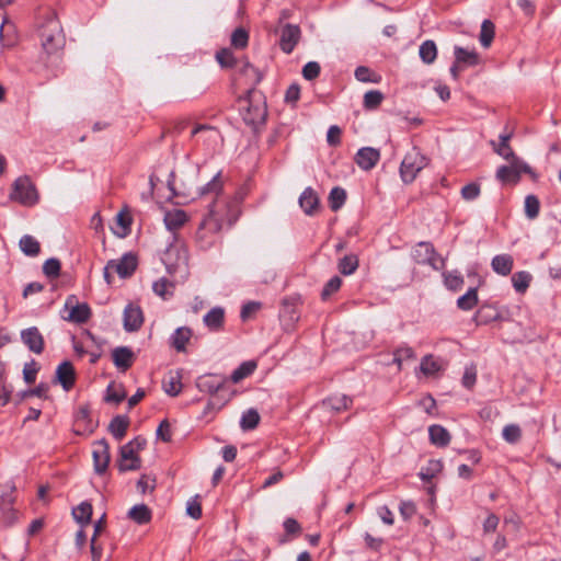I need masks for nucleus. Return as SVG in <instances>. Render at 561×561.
<instances>
[{
  "mask_svg": "<svg viewBox=\"0 0 561 561\" xmlns=\"http://www.w3.org/2000/svg\"><path fill=\"white\" fill-rule=\"evenodd\" d=\"M260 419V414L255 409H249L241 416L240 427L243 431L254 430L259 425Z\"/></svg>",
  "mask_w": 561,
  "mask_h": 561,
  "instance_id": "obj_43",
  "label": "nucleus"
},
{
  "mask_svg": "<svg viewBox=\"0 0 561 561\" xmlns=\"http://www.w3.org/2000/svg\"><path fill=\"white\" fill-rule=\"evenodd\" d=\"M42 51L39 61L48 67L53 58H58L66 44V37L60 21L55 13L47 15L38 28Z\"/></svg>",
  "mask_w": 561,
  "mask_h": 561,
  "instance_id": "obj_1",
  "label": "nucleus"
},
{
  "mask_svg": "<svg viewBox=\"0 0 561 561\" xmlns=\"http://www.w3.org/2000/svg\"><path fill=\"white\" fill-rule=\"evenodd\" d=\"M216 60L221 68H233L236 58L229 48H221L216 53Z\"/></svg>",
  "mask_w": 561,
  "mask_h": 561,
  "instance_id": "obj_52",
  "label": "nucleus"
},
{
  "mask_svg": "<svg viewBox=\"0 0 561 561\" xmlns=\"http://www.w3.org/2000/svg\"><path fill=\"white\" fill-rule=\"evenodd\" d=\"M241 72L251 80L252 87L255 89V85L259 84L263 78L262 72L251 65L249 61H245L241 68Z\"/></svg>",
  "mask_w": 561,
  "mask_h": 561,
  "instance_id": "obj_50",
  "label": "nucleus"
},
{
  "mask_svg": "<svg viewBox=\"0 0 561 561\" xmlns=\"http://www.w3.org/2000/svg\"><path fill=\"white\" fill-rule=\"evenodd\" d=\"M141 468V460L129 446H122L119 449L118 470L121 472L138 470Z\"/></svg>",
  "mask_w": 561,
  "mask_h": 561,
  "instance_id": "obj_11",
  "label": "nucleus"
},
{
  "mask_svg": "<svg viewBox=\"0 0 561 561\" xmlns=\"http://www.w3.org/2000/svg\"><path fill=\"white\" fill-rule=\"evenodd\" d=\"M478 290L477 288L472 287L469 288V290L465 295L460 296L457 299V307L460 310L469 311L473 309L478 305Z\"/></svg>",
  "mask_w": 561,
  "mask_h": 561,
  "instance_id": "obj_37",
  "label": "nucleus"
},
{
  "mask_svg": "<svg viewBox=\"0 0 561 561\" xmlns=\"http://www.w3.org/2000/svg\"><path fill=\"white\" fill-rule=\"evenodd\" d=\"M9 197L11 201L23 206H33L38 202L37 190L26 175L20 176L14 181Z\"/></svg>",
  "mask_w": 561,
  "mask_h": 561,
  "instance_id": "obj_4",
  "label": "nucleus"
},
{
  "mask_svg": "<svg viewBox=\"0 0 561 561\" xmlns=\"http://www.w3.org/2000/svg\"><path fill=\"white\" fill-rule=\"evenodd\" d=\"M124 329L127 332H135L140 329L144 322V316L140 307L129 304L124 310Z\"/></svg>",
  "mask_w": 561,
  "mask_h": 561,
  "instance_id": "obj_15",
  "label": "nucleus"
},
{
  "mask_svg": "<svg viewBox=\"0 0 561 561\" xmlns=\"http://www.w3.org/2000/svg\"><path fill=\"white\" fill-rule=\"evenodd\" d=\"M126 391L121 387V390H115L113 385H110L106 389L105 401L119 404L126 399Z\"/></svg>",
  "mask_w": 561,
  "mask_h": 561,
  "instance_id": "obj_60",
  "label": "nucleus"
},
{
  "mask_svg": "<svg viewBox=\"0 0 561 561\" xmlns=\"http://www.w3.org/2000/svg\"><path fill=\"white\" fill-rule=\"evenodd\" d=\"M112 358L114 365L122 371H126L131 367L135 354L127 346H118L112 351Z\"/></svg>",
  "mask_w": 561,
  "mask_h": 561,
  "instance_id": "obj_17",
  "label": "nucleus"
},
{
  "mask_svg": "<svg viewBox=\"0 0 561 561\" xmlns=\"http://www.w3.org/2000/svg\"><path fill=\"white\" fill-rule=\"evenodd\" d=\"M353 400L346 394H334L322 401V405L327 409H330L334 412H341L343 410H347Z\"/></svg>",
  "mask_w": 561,
  "mask_h": 561,
  "instance_id": "obj_26",
  "label": "nucleus"
},
{
  "mask_svg": "<svg viewBox=\"0 0 561 561\" xmlns=\"http://www.w3.org/2000/svg\"><path fill=\"white\" fill-rule=\"evenodd\" d=\"M129 426V419L126 415H116L112 419L108 431L117 440H122Z\"/></svg>",
  "mask_w": 561,
  "mask_h": 561,
  "instance_id": "obj_27",
  "label": "nucleus"
},
{
  "mask_svg": "<svg viewBox=\"0 0 561 561\" xmlns=\"http://www.w3.org/2000/svg\"><path fill=\"white\" fill-rule=\"evenodd\" d=\"M454 54L457 62L463 66H477L479 64V55L474 50H467L463 47L455 46Z\"/></svg>",
  "mask_w": 561,
  "mask_h": 561,
  "instance_id": "obj_33",
  "label": "nucleus"
},
{
  "mask_svg": "<svg viewBox=\"0 0 561 561\" xmlns=\"http://www.w3.org/2000/svg\"><path fill=\"white\" fill-rule=\"evenodd\" d=\"M503 438L510 444H516L522 438V430L517 424H508L503 428Z\"/></svg>",
  "mask_w": 561,
  "mask_h": 561,
  "instance_id": "obj_54",
  "label": "nucleus"
},
{
  "mask_svg": "<svg viewBox=\"0 0 561 561\" xmlns=\"http://www.w3.org/2000/svg\"><path fill=\"white\" fill-rule=\"evenodd\" d=\"M531 279L533 276L530 273L526 271H519L513 274L512 284L517 293L524 294L528 289Z\"/></svg>",
  "mask_w": 561,
  "mask_h": 561,
  "instance_id": "obj_38",
  "label": "nucleus"
},
{
  "mask_svg": "<svg viewBox=\"0 0 561 561\" xmlns=\"http://www.w3.org/2000/svg\"><path fill=\"white\" fill-rule=\"evenodd\" d=\"M480 195V186L477 183H469L461 188V196L466 201H473Z\"/></svg>",
  "mask_w": 561,
  "mask_h": 561,
  "instance_id": "obj_63",
  "label": "nucleus"
},
{
  "mask_svg": "<svg viewBox=\"0 0 561 561\" xmlns=\"http://www.w3.org/2000/svg\"><path fill=\"white\" fill-rule=\"evenodd\" d=\"M75 520L82 527L89 525L92 516V505L89 502H82L72 510Z\"/></svg>",
  "mask_w": 561,
  "mask_h": 561,
  "instance_id": "obj_32",
  "label": "nucleus"
},
{
  "mask_svg": "<svg viewBox=\"0 0 561 561\" xmlns=\"http://www.w3.org/2000/svg\"><path fill=\"white\" fill-rule=\"evenodd\" d=\"M48 390H49V386L45 382H41L33 389H28V390L19 392L18 396L20 398V401H23L30 397H38V398L46 399Z\"/></svg>",
  "mask_w": 561,
  "mask_h": 561,
  "instance_id": "obj_47",
  "label": "nucleus"
},
{
  "mask_svg": "<svg viewBox=\"0 0 561 561\" xmlns=\"http://www.w3.org/2000/svg\"><path fill=\"white\" fill-rule=\"evenodd\" d=\"M354 76L360 82L379 83L381 81V76L366 66H358Z\"/></svg>",
  "mask_w": 561,
  "mask_h": 561,
  "instance_id": "obj_42",
  "label": "nucleus"
},
{
  "mask_svg": "<svg viewBox=\"0 0 561 561\" xmlns=\"http://www.w3.org/2000/svg\"><path fill=\"white\" fill-rule=\"evenodd\" d=\"M226 380V378H218L210 374L204 375L197 378L196 387L202 392L217 394L224 389Z\"/></svg>",
  "mask_w": 561,
  "mask_h": 561,
  "instance_id": "obj_16",
  "label": "nucleus"
},
{
  "mask_svg": "<svg viewBox=\"0 0 561 561\" xmlns=\"http://www.w3.org/2000/svg\"><path fill=\"white\" fill-rule=\"evenodd\" d=\"M137 265V256L131 252L125 253L118 261L110 260V266L114 267V272H116L121 278L130 277L135 273Z\"/></svg>",
  "mask_w": 561,
  "mask_h": 561,
  "instance_id": "obj_10",
  "label": "nucleus"
},
{
  "mask_svg": "<svg viewBox=\"0 0 561 561\" xmlns=\"http://www.w3.org/2000/svg\"><path fill=\"white\" fill-rule=\"evenodd\" d=\"M540 211V202L536 195H527L525 198V215L528 219H535Z\"/></svg>",
  "mask_w": 561,
  "mask_h": 561,
  "instance_id": "obj_46",
  "label": "nucleus"
},
{
  "mask_svg": "<svg viewBox=\"0 0 561 561\" xmlns=\"http://www.w3.org/2000/svg\"><path fill=\"white\" fill-rule=\"evenodd\" d=\"M474 319L477 321V324L481 325L501 320L502 316L495 306L484 304L477 311Z\"/></svg>",
  "mask_w": 561,
  "mask_h": 561,
  "instance_id": "obj_19",
  "label": "nucleus"
},
{
  "mask_svg": "<svg viewBox=\"0 0 561 561\" xmlns=\"http://www.w3.org/2000/svg\"><path fill=\"white\" fill-rule=\"evenodd\" d=\"M127 516L138 525H146L150 523L152 514L146 504H137L128 511Z\"/></svg>",
  "mask_w": 561,
  "mask_h": 561,
  "instance_id": "obj_29",
  "label": "nucleus"
},
{
  "mask_svg": "<svg viewBox=\"0 0 561 561\" xmlns=\"http://www.w3.org/2000/svg\"><path fill=\"white\" fill-rule=\"evenodd\" d=\"M173 288L174 285L169 282L167 278L162 277L153 283L152 289L156 295L167 299L169 296H172V291H169L168 288Z\"/></svg>",
  "mask_w": 561,
  "mask_h": 561,
  "instance_id": "obj_57",
  "label": "nucleus"
},
{
  "mask_svg": "<svg viewBox=\"0 0 561 561\" xmlns=\"http://www.w3.org/2000/svg\"><path fill=\"white\" fill-rule=\"evenodd\" d=\"M491 266L496 274L507 276L514 266L513 256L510 254H497L492 259Z\"/></svg>",
  "mask_w": 561,
  "mask_h": 561,
  "instance_id": "obj_22",
  "label": "nucleus"
},
{
  "mask_svg": "<svg viewBox=\"0 0 561 561\" xmlns=\"http://www.w3.org/2000/svg\"><path fill=\"white\" fill-rule=\"evenodd\" d=\"M234 391L230 392L227 397L218 394L214 400H209L204 409V415H207L208 413L215 410H220L225 404H227L231 400Z\"/></svg>",
  "mask_w": 561,
  "mask_h": 561,
  "instance_id": "obj_51",
  "label": "nucleus"
},
{
  "mask_svg": "<svg viewBox=\"0 0 561 561\" xmlns=\"http://www.w3.org/2000/svg\"><path fill=\"white\" fill-rule=\"evenodd\" d=\"M412 257L416 264L430 265L435 271H443L446 260L435 250L434 245L427 241L419 242L412 250Z\"/></svg>",
  "mask_w": 561,
  "mask_h": 561,
  "instance_id": "obj_5",
  "label": "nucleus"
},
{
  "mask_svg": "<svg viewBox=\"0 0 561 561\" xmlns=\"http://www.w3.org/2000/svg\"><path fill=\"white\" fill-rule=\"evenodd\" d=\"M203 321L210 331H219L224 327L225 309L221 307L211 308L204 316Z\"/></svg>",
  "mask_w": 561,
  "mask_h": 561,
  "instance_id": "obj_21",
  "label": "nucleus"
},
{
  "mask_svg": "<svg viewBox=\"0 0 561 561\" xmlns=\"http://www.w3.org/2000/svg\"><path fill=\"white\" fill-rule=\"evenodd\" d=\"M346 197V191L343 187H333L329 194V205L331 210L337 211L341 209L345 204Z\"/></svg>",
  "mask_w": 561,
  "mask_h": 561,
  "instance_id": "obj_39",
  "label": "nucleus"
},
{
  "mask_svg": "<svg viewBox=\"0 0 561 561\" xmlns=\"http://www.w3.org/2000/svg\"><path fill=\"white\" fill-rule=\"evenodd\" d=\"M61 272V263L56 257H50L46 260L43 264V273L48 278H57L59 277Z\"/></svg>",
  "mask_w": 561,
  "mask_h": 561,
  "instance_id": "obj_48",
  "label": "nucleus"
},
{
  "mask_svg": "<svg viewBox=\"0 0 561 561\" xmlns=\"http://www.w3.org/2000/svg\"><path fill=\"white\" fill-rule=\"evenodd\" d=\"M427 165V159L419 151L414 150L408 153L400 167V175L404 183H412L417 173Z\"/></svg>",
  "mask_w": 561,
  "mask_h": 561,
  "instance_id": "obj_7",
  "label": "nucleus"
},
{
  "mask_svg": "<svg viewBox=\"0 0 561 561\" xmlns=\"http://www.w3.org/2000/svg\"><path fill=\"white\" fill-rule=\"evenodd\" d=\"M254 94L255 89L250 88L242 98V100L248 103L245 112L243 113V121L247 125L252 127L264 124L267 115L265 103L253 104Z\"/></svg>",
  "mask_w": 561,
  "mask_h": 561,
  "instance_id": "obj_6",
  "label": "nucleus"
},
{
  "mask_svg": "<svg viewBox=\"0 0 561 561\" xmlns=\"http://www.w3.org/2000/svg\"><path fill=\"white\" fill-rule=\"evenodd\" d=\"M55 381L60 383L65 391L72 389L76 382V371L70 362L65 360L57 367Z\"/></svg>",
  "mask_w": 561,
  "mask_h": 561,
  "instance_id": "obj_12",
  "label": "nucleus"
},
{
  "mask_svg": "<svg viewBox=\"0 0 561 561\" xmlns=\"http://www.w3.org/2000/svg\"><path fill=\"white\" fill-rule=\"evenodd\" d=\"M354 159L360 169L369 171L378 163L380 152L373 147H363L357 151Z\"/></svg>",
  "mask_w": 561,
  "mask_h": 561,
  "instance_id": "obj_13",
  "label": "nucleus"
},
{
  "mask_svg": "<svg viewBox=\"0 0 561 561\" xmlns=\"http://www.w3.org/2000/svg\"><path fill=\"white\" fill-rule=\"evenodd\" d=\"M22 342L35 354L44 351V337L36 327H31L21 332Z\"/></svg>",
  "mask_w": 561,
  "mask_h": 561,
  "instance_id": "obj_14",
  "label": "nucleus"
},
{
  "mask_svg": "<svg viewBox=\"0 0 561 561\" xmlns=\"http://www.w3.org/2000/svg\"><path fill=\"white\" fill-rule=\"evenodd\" d=\"M249 33L243 27L236 28L231 34V46L243 49L248 46Z\"/></svg>",
  "mask_w": 561,
  "mask_h": 561,
  "instance_id": "obj_49",
  "label": "nucleus"
},
{
  "mask_svg": "<svg viewBox=\"0 0 561 561\" xmlns=\"http://www.w3.org/2000/svg\"><path fill=\"white\" fill-rule=\"evenodd\" d=\"M15 484L12 481L0 483V507H9L15 502Z\"/></svg>",
  "mask_w": 561,
  "mask_h": 561,
  "instance_id": "obj_31",
  "label": "nucleus"
},
{
  "mask_svg": "<svg viewBox=\"0 0 561 561\" xmlns=\"http://www.w3.org/2000/svg\"><path fill=\"white\" fill-rule=\"evenodd\" d=\"M341 285H342V279L340 276H333L332 278H330L325 283V285L321 291L322 300H328L334 293H336L341 288Z\"/></svg>",
  "mask_w": 561,
  "mask_h": 561,
  "instance_id": "obj_53",
  "label": "nucleus"
},
{
  "mask_svg": "<svg viewBox=\"0 0 561 561\" xmlns=\"http://www.w3.org/2000/svg\"><path fill=\"white\" fill-rule=\"evenodd\" d=\"M415 353L410 346H402L394 351L393 353V363L398 365V368L401 369V365L403 360L414 359Z\"/></svg>",
  "mask_w": 561,
  "mask_h": 561,
  "instance_id": "obj_55",
  "label": "nucleus"
},
{
  "mask_svg": "<svg viewBox=\"0 0 561 561\" xmlns=\"http://www.w3.org/2000/svg\"><path fill=\"white\" fill-rule=\"evenodd\" d=\"M301 32L298 25L287 23L280 30L279 47L286 53L290 54L298 44Z\"/></svg>",
  "mask_w": 561,
  "mask_h": 561,
  "instance_id": "obj_9",
  "label": "nucleus"
},
{
  "mask_svg": "<svg viewBox=\"0 0 561 561\" xmlns=\"http://www.w3.org/2000/svg\"><path fill=\"white\" fill-rule=\"evenodd\" d=\"M495 34V26L492 21L484 20L481 24L479 41L484 48L490 47Z\"/></svg>",
  "mask_w": 561,
  "mask_h": 561,
  "instance_id": "obj_41",
  "label": "nucleus"
},
{
  "mask_svg": "<svg viewBox=\"0 0 561 561\" xmlns=\"http://www.w3.org/2000/svg\"><path fill=\"white\" fill-rule=\"evenodd\" d=\"M221 219L218 217L214 204L209 206L208 214L201 221L196 231V242L202 250L210 249L216 240L217 233L221 230Z\"/></svg>",
  "mask_w": 561,
  "mask_h": 561,
  "instance_id": "obj_2",
  "label": "nucleus"
},
{
  "mask_svg": "<svg viewBox=\"0 0 561 561\" xmlns=\"http://www.w3.org/2000/svg\"><path fill=\"white\" fill-rule=\"evenodd\" d=\"M163 220H164L165 227L169 230L174 231V230L179 229L180 227H182L186 222L187 215L182 209H173V210H169L164 214Z\"/></svg>",
  "mask_w": 561,
  "mask_h": 561,
  "instance_id": "obj_28",
  "label": "nucleus"
},
{
  "mask_svg": "<svg viewBox=\"0 0 561 561\" xmlns=\"http://www.w3.org/2000/svg\"><path fill=\"white\" fill-rule=\"evenodd\" d=\"M222 192V181H221V173L218 172L211 181H209L206 185L201 187L199 195L205 196L207 194H211L215 196V199L208 205V207L214 204V209L216 210V206L218 205L219 201L218 197Z\"/></svg>",
  "mask_w": 561,
  "mask_h": 561,
  "instance_id": "obj_23",
  "label": "nucleus"
},
{
  "mask_svg": "<svg viewBox=\"0 0 561 561\" xmlns=\"http://www.w3.org/2000/svg\"><path fill=\"white\" fill-rule=\"evenodd\" d=\"M490 144L492 145L494 151L506 161H511L518 158L511 148L510 144H496L494 140H491Z\"/></svg>",
  "mask_w": 561,
  "mask_h": 561,
  "instance_id": "obj_58",
  "label": "nucleus"
},
{
  "mask_svg": "<svg viewBox=\"0 0 561 561\" xmlns=\"http://www.w3.org/2000/svg\"><path fill=\"white\" fill-rule=\"evenodd\" d=\"M385 95L379 90H370L364 94L363 105L366 110H376L380 106Z\"/></svg>",
  "mask_w": 561,
  "mask_h": 561,
  "instance_id": "obj_45",
  "label": "nucleus"
},
{
  "mask_svg": "<svg viewBox=\"0 0 561 561\" xmlns=\"http://www.w3.org/2000/svg\"><path fill=\"white\" fill-rule=\"evenodd\" d=\"M163 389L169 396L176 397L182 390L180 376H170L169 379L163 381Z\"/></svg>",
  "mask_w": 561,
  "mask_h": 561,
  "instance_id": "obj_56",
  "label": "nucleus"
},
{
  "mask_svg": "<svg viewBox=\"0 0 561 561\" xmlns=\"http://www.w3.org/2000/svg\"><path fill=\"white\" fill-rule=\"evenodd\" d=\"M508 165H501L496 170V179L502 183L517 184L523 173L529 174L533 180L537 179V173L520 158L508 161Z\"/></svg>",
  "mask_w": 561,
  "mask_h": 561,
  "instance_id": "obj_3",
  "label": "nucleus"
},
{
  "mask_svg": "<svg viewBox=\"0 0 561 561\" xmlns=\"http://www.w3.org/2000/svg\"><path fill=\"white\" fill-rule=\"evenodd\" d=\"M321 67L317 61H309L302 68V76L306 80H313L319 77Z\"/></svg>",
  "mask_w": 561,
  "mask_h": 561,
  "instance_id": "obj_61",
  "label": "nucleus"
},
{
  "mask_svg": "<svg viewBox=\"0 0 561 561\" xmlns=\"http://www.w3.org/2000/svg\"><path fill=\"white\" fill-rule=\"evenodd\" d=\"M91 317V309L88 304L72 306L68 320L75 323H85Z\"/></svg>",
  "mask_w": 561,
  "mask_h": 561,
  "instance_id": "obj_34",
  "label": "nucleus"
},
{
  "mask_svg": "<svg viewBox=\"0 0 561 561\" xmlns=\"http://www.w3.org/2000/svg\"><path fill=\"white\" fill-rule=\"evenodd\" d=\"M420 369L424 375L430 376L437 373L440 369V366L433 359L432 355H426L421 360Z\"/></svg>",
  "mask_w": 561,
  "mask_h": 561,
  "instance_id": "obj_59",
  "label": "nucleus"
},
{
  "mask_svg": "<svg viewBox=\"0 0 561 561\" xmlns=\"http://www.w3.org/2000/svg\"><path fill=\"white\" fill-rule=\"evenodd\" d=\"M319 197L317 193L311 188L307 187L299 197V205L304 209L305 214L311 216L319 207Z\"/></svg>",
  "mask_w": 561,
  "mask_h": 561,
  "instance_id": "obj_20",
  "label": "nucleus"
},
{
  "mask_svg": "<svg viewBox=\"0 0 561 561\" xmlns=\"http://www.w3.org/2000/svg\"><path fill=\"white\" fill-rule=\"evenodd\" d=\"M419 55L424 64H433L437 57V47L435 42L432 39L423 42L420 46Z\"/></svg>",
  "mask_w": 561,
  "mask_h": 561,
  "instance_id": "obj_36",
  "label": "nucleus"
},
{
  "mask_svg": "<svg viewBox=\"0 0 561 561\" xmlns=\"http://www.w3.org/2000/svg\"><path fill=\"white\" fill-rule=\"evenodd\" d=\"M430 440L437 447H446L450 443L449 432L442 425H431L428 427Z\"/></svg>",
  "mask_w": 561,
  "mask_h": 561,
  "instance_id": "obj_25",
  "label": "nucleus"
},
{
  "mask_svg": "<svg viewBox=\"0 0 561 561\" xmlns=\"http://www.w3.org/2000/svg\"><path fill=\"white\" fill-rule=\"evenodd\" d=\"M339 271L343 275H351L353 274L357 267H358V257L355 254H347L344 255L339 261Z\"/></svg>",
  "mask_w": 561,
  "mask_h": 561,
  "instance_id": "obj_44",
  "label": "nucleus"
},
{
  "mask_svg": "<svg viewBox=\"0 0 561 561\" xmlns=\"http://www.w3.org/2000/svg\"><path fill=\"white\" fill-rule=\"evenodd\" d=\"M444 285L451 291L460 290L463 286V277L458 271L443 272Z\"/></svg>",
  "mask_w": 561,
  "mask_h": 561,
  "instance_id": "obj_40",
  "label": "nucleus"
},
{
  "mask_svg": "<svg viewBox=\"0 0 561 561\" xmlns=\"http://www.w3.org/2000/svg\"><path fill=\"white\" fill-rule=\"evenodd\" d=\"M92 458L94 472L99 476L104 474L111 460L110 446L104 438L94 443Z\"/></svg>",
  "mask_w": 561,
  "mask_h": 561,
  "instance_id": "obj_8",
  "label": "nucleus"
},
{
  "mask_svg": "<svg viewBox=\"0 0 561 561\" xmlns=\"http://www.w3.org/2000/svg\"><path fill=\"white\" fill-rule=\"evenodd\" d=\"M76 424L81 430H77V434H83L85 432L92 433L94 431V425L92 423L90 416V408L89 405H80L76 413Z\"/></svg>",
  "mask_w": 561,
  "mask_h": 561,
  "instance_id": "obj_24",
  "label": "nucleus"
},
{
  "mask_svg": "<svg viewBox=\"0 0 561 561\" xmlns=\"http://www.w3.org/2000/svg\"><path fill=\"white\" fill-rule=\"evenodd\" d=\"M20 250L26 256H37L41 253L39 242L31 234H24L19 241Z\"/></svg>",
  "mask_w": 561,
  "mask_h": 561,
  "instance_id": "obj_30",
  "label": "nucleus"
},
{
  "mask_svg": "<svg viewBox=\"0 0 561 561\" xmlns=\"http://www.w3.org/2000/svg\"><path fill=\"white\" fill-rule=\"evenodd\" d=\"M256 363L254 360L243 362L237 369L230 375V380L233 383H238L254 373Z\"/></svg>",
  "mask_w": 561,
  "mask_h": 561,
  "instance_id": "obj_35",
  "label": "nucleus"
},
{
  "mask_svg": "<svg viewBox=\"0 0 561 561\" xmlns=\"http://www.w3.org/2000/svg\"><path fill=\"white\" fill-rule=\"evenodd\" d=\"M38 369L39 367L35 360L25 364L23 368V377L26 383L31 385L35 382Z\"/></svg>",
  "mask_w": 561,
  "mask_h": 561,
  "instance_id": "obj_62",
  "label": "nucleus"
},
{
  "mask_svg": "<svg viewBox=\"0 0 561 561\" xmlns=\"http://www.w3.org/2000/svg\"><path fill=\"white\" fill-rule=\"evenodd\" d=\"M157 437L164 443H169L172 439L171 425L168 420H163L157 428Z\"/></svg>",
  "mask_w": 561,
  "mask_h": 561,
  "instance_id": "obj_64",
  "label": "nucleus"
},
{
  "mask_svg": "<svg viewBox=\"0 0 561 561\" xmlns=\"http://www.w3.org/2000/svg\"><path fill=\"white\" fill-rule=\"evenodd\" d=\"M193 331L188 327L178 328L170 337V346L178 352H185L186 344L190 342Z\"/></svg>",
  "mask_w": 561,
  "mask_h": 561,
  "instance_id": "obj_18",
  "label": "nucleus"
}]
</instances>
